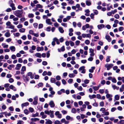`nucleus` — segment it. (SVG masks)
<instances>
[{
	"label": "nucleus",
	"mask_w": 124,
	"mask_h": 124,
	"mask_svg": "<svg viewBox=\"0 0 124 124\" xmlns=\"http://www.w3.org/2000/svg\"><path fill=\"white\" fill-rule=\"evenodd\" d=\"M66 120H67L72 121L73 120V118L72 117H71L69 116H66Z\"/></svg>",
	"instance_id": "19"
},
{
	"label": "nucleus",
	"mask_w": 124,
	"mask_h": 124,
	"mask_svg": "<svg viewBox=\"0 0 124 124\" xmlns=\"http://www.w3.org/2000/svg\"><path fill=\"white\" fill-rule=\"evenodd\" d=\"M45 123L46 124H52V122L51 120L48 119L46 122Z\"/></svg>",
	"instance_id": "30"
},
{
	"label": "nucleus",
	"mask_w": 124,
	"mask_h": 124,
	"mask_svg": "<svg viewBox=\"0 0 124 124\" xmlns=\"http://www.w3.org/2000/svg\"><path fill=\"white\" fill-rule=\"evenodd\" d=\"M29 103L28 102H26L22 104L21 105L22 107L23 108L24 107L29 105Z\"/></svg>",
	"instance_id": "13"
},
{
	"label": "nucleus",
	"mask_w": 124,
	"mask_h": 124,
	"mask_svg": "<svg viewBox=\"0 0 124 124\" xmlns=\"http://www.w3.org/2000/svg\"><path fill=\"white\" fill-rule=\"evenodd\" d=\"M24 122L22 120H19L18 121L17 124H23Z\"/></svg>",
	"instance_id": "42"
},
{
	"label": "nucleus",
	"mask_w": 124,
	"mask_h": 124,
	"mask_svg": "<svg viewBox=\"0 0 124 124\" xmlns=\"http://www.w3.org/2000/svg\"><path fill=\"white\" fill-rule=\"evenodd\" d=\"M40 115L42 116V118L43 119L47 117L46 115L45 114L44 112H41L40 113Z\"/></svg>",
	"instance_id": "11"
},
{
	"label": "nucleus",
	"mask_w": 124,
	"mask_h": 124,
	"mask_svg": "<svg viewBox=\"0 0 124 124\" xmlns=\"http://www.w3.org/2000/svg\"><path fill=\"white\" fill-rule=\"evenodd\" d=\"M119 99V96L118 95H116L115 96V100L118 101Z\"/></svg>",
	"instance_id": "33"
},
{
	"label": "nucleus",
	"mask_w": 124,
	"mask_h": 124,
	"mask_svg": "<svg viewBox=\"0 0 124 124\" xmlns=\"http://www.w3.org/2000/svg\"><path fill=\"white\" fill-rule=\"evenodd\" d=\"M80 43V41L79 40H77L75 42V45L76 46H78Z\"/></svg>",
	"instance_id": "61"
},
{
	"label": "nucleus",
	"mask_w": 124,
	"mask_h": 124,
	"mask_svg": "<svg viewBox=\"0 0 124 124\" xmlns=\"http://www.w3.org/2000/svg\"><path fill=\"white\" fill-rule=\"evenodd\" d=\"M24 113L26 115H28L29 114V111L27 109L24 110Z\"/></svg>",
	"instance_id": "52"
},
{
	"label": "nucleus",
	"mask_w": 124,
	"mask_h": 124,
	"mask_svg": "<svg viewBox=\"0 0 124 124\" xmlns=\"http://www.w3.org/2000/svg\"><path fill=\"white\" fill-rule=\"evenodd\" d=\"M11 58L12 59H16V57L15 55L13 54L11 56Z\"/></svg>",
	"instance_id": "62"
},
{
	"label": "nucleus",
	"mask_w": 124,
	"mask_h": 124,
	"mask_svg": "<svg viewBox=\"0 0 124 124\" xmlns=\"http://www.w3.org/2000/svg\"><path fill=\"white\" fill-rule=\"evenodd\" d=\"M21 66L22 65L21 64H18L16 65L15 69L17 70H19Z\"/></svg>",
	"instance_id": "17"
},
{
	"label": "nucleus",
	"mask_w": 124,
	"mask_h": 124,
	"mask_svg": "<svg viewBox=\"0 0 124 124\" xmlns=\"http://www.w3.org/2000/svg\"><path fill=\"white\" fill-rule=\"evenodd\" d=\"M104 25L103 24H101L97 25V27L98 29L101 30L104 27Z\"/></svg>",
	"instance_id": "18"
},
{
	"label": "nucleus",
	"mask_w": 124,
	"mask_h": 124,
	"mask_svg": "<svg viewBox=\"0 0 124 124\" xmlns=\"http://www.w3.org/2000/svg\"><path fill=\"white\" fill-rule=\"evenodd\" d=\"M103 56L102 55L100 54L99 56V58L102 61L103 59Z\"/></svg>",
	"instance_id": "59"
},
{
	"label": "nucleus",
	"mask_w": 124,
	"mask_h": 124,
	"mask_svg": "<svg viewBox=\"0 0 124 124\" xmlns=\"http://www.w3.org/2000/svg\"><path fill=\"white\" fill-rule=\"evenodd\" d=\"M113 65V64H107L105 65V67L107 68V70H109L112 67Z\"/></svg>",
	"instance_id": "4"
},
{
	"label": "nucleus",
	"mask_w": 124,
	"mask_h": 124,
	"mask_svg": "<svg viewBox=\"0 0 124 124\" xmlns=\"http://www.w3.org/2000/svg\"><path fill=\"white\" fill-rule=\"evenodd\" d=\"M46 21V23L48 24L51 25L52 24V23L51 21V20L49 19H47Z\"/></svg>",
	"instance_id": "12"
},
{
	"label": "nucleus",
	"mask_w": 124,
	"mask_h": 124,
	"mask_svg": "<svg viewBox=\"0 0 124 124\" xmlns=\"http://www.w3.org/2000/svg\"><path fill=\"white\" fill-rule=\"evenodd\" d=\"M22 77L24 80L25 82H27L29 80L30 78L26 76L23 75V76Z\"/></svg>",
	"instance_id": "8"
},
{
	"label": "nucleus",
	"mask_w": 124,
	"mask_h": 124,
	"mask_svg": "<svg viewBox=\"0 0 124 124\" xmlns=\"http://www.w3.org/2000/svg\"><path fill=\"white\" fill-rule=\"evenodd\" d=\"M110 56H107L106 60V62H108L110 61Z\"/></svg>",
	"instance_id": "31"
},
{
	"label": "nucleus",
	"mask_w": 124,
	"mask_h": 124,
	"mask_svg": "<svg viewBox=\"0 0 124 124\" xmlns=\"http://www.w3.org/2000/svg\"><path fill=\"white\" fill-rule=\"evenodd\" d=\"M56 81L55 79V78H51L50 79V82L51 83H55Z\"/></svg>",
	"instance_id": "27"
},
{
	"label": "nucleus",
	"mask_w": 124,
	"mask_h": 124,
	"mask_svg": "<svg viewBox=\"0 0 124 124\" xmlns=\"http://www.w3.org/2000/svg\"><path fill=\"white\" fill-rule=\"evenodd\" d=\"M10 6L11 8L13 10H15L16 8L15 6V4L13 3H11L10 5Z\"/></svg>",
	"instance_id": "15"
},
{
	"label": "nucleus",
	"mask_w": 124,
	"mask_h": 124,
	"mask_svg": "<svg viewBox=\"0 0 124 124\" xmlns=\"http://www.w3.org/2000/svg\"><path fill=\"white\" fill-rule=\"evenodd\" d=\"M39 119L38 118H31V121H33L34 122H35L37 121H39Z\"/></svg>",
	"instance_id": "24"
},
{
	"label": "nucleus",
	"mask_w": 124,
	"mask_h": 124,
	"mask_svg": "<svg viewBox=\"0 0 124 124\" xmlns=\"http://www.w3.org/2000/svg\"><path fill=\"white\" fill-rule=\"evenodd\" d=\"M9 87L10 89L13 90L14 91H16V89L15 87L12 85H10L9 86Z\"/></svg>",
	"instance_id": "28"
},
{
	"label": "nucleus",
	"mask_w": 124,
	"mask_h": 124,
	"mask_svg": "<svg viewBox=\"0 0 124 124\" xmlns=\"http://www.w3.org/2000/svg\"><path fill=\"white\" fill-rule=\"evenodd\" d=\"M44 50V48L43 47H38L36 48V50L37 51H43Z\"/></svg>",
	"instance_id": "21"
},
{
	"label": "nucleus",
	"mask_w": 124,
	"mask_h": 124,
	"mask_svg": "<svg viewBox=\"0 0 124 124\" xmlns=\"http://www.w3.org/2000/svg\"><path fill=\"white\" fill-rule=\"evenodd\" d=\"M54 84H55L57 86L59 87L61 85V83L60 82L58 81L56 82H55Z\"/></svg>",
	"instance_id": "37"
},
{
	"label": "nucleus",
	"mask_w": 124,
	"mask_h": 124,
	"mask_svg": "<svg viewBox=\"0 0 124 124\" xmlns=\"http://www.w3.org/2000/svg\"><path fill=\"white\" fill-rule=\"evenodd\" d=\"M2 46H3L4 48H8V45L4 43H2Z\"/></svg>",
	"instance_id": "35"
},
{
	"label": "nucleus",
	"mask_w": 124,
	"mask_h": 124,
	"mask_svg": "<svg viewBox=\"0 0 124 124\" xmlns=\"http://www.w3.org/2000/svg\"><path fill=\"white\" fill-rule=\"evenodd\" d=\"M23 10H17L13 12V13L16 16L20 18L22 16L23 13Z\"/></svg>",
	"instance_id": "1"
},
{
	"label": "nucleus",
	"mask_w": 124,
	"mask_h": 124,
	"mask_svg": "<svg viewBox=\"0 0 124 124\" xmlns=\"http://www.w3.org/2000/svg\"><path fill=\"white\" fill-rule=\"evenodd\" d=\"M75 76L74 74L73 73L70 74L69 75V77L70 78H72L73 77Z\"/></svg>",
	"instance_id": "44"
},
{
	"label": "nucleus",
	"mask_w": 124,
	"mask_h": 124,
	"mask_svg": "<svg viewBox=\"0 0 124 124\" xmlns=\"http://www.w3.org/2000/svg\"><path fill=\"white\" fill-rule=\"evenodd\" d=\"M14 80L12 78H11L9 79L8 81L10 83H12L14 82Z\"/></svg>",
	"instance_id": "53"
},
{
	"label": "nucleus",
	"mask_w": 124,
	"mask_h": 124,
	"mask_svg": "<svg viewBox=\"0 0 124 124\" xmlns=\"http://www.w3.org/2000/svg\"><path fill=\"white\" fill-rule=\"evenodd\" d=\"M105 108H101L100 109V111L102 112V113H104V112L105 111Z\"/></svg>",
	"instance_id": "40"
},
{
	"label": "nucleus",
	"mask_w": 124,
	"mask_h": 124,
	"mask_svg": "<svg viewBox=\"0 0 124 124\" xmlns=\"http://www.w3.org/2000/svg\"><path fill=\"white\" fill-rule=\"evenodd\" d=\"M104 114H102V116H103V115H105V116H107L109 114V112L108 111L106 112H105V111L104 112Z\"/></svg>",
	"instance_id": "43"
},
{
	"label": "nucleus",
	"mask_w": 124,
	"mask_h": 124,
	"mask_svg": "<svg viewBox=\"0 0 124 124\" xmlns=\"http://www.w3.org/2000/svg\"><path fill=\"white\" fill-rule=\"evenodd\" d=\"M35 56L39 58H41V54L39 53H36L35 54Z\"/></svg>",
	"instance_id": "22"
},
{
	"label": "nucleus",
	"mask_w": 124,
	"mask_h": 124,
	"mask_svg": "<svg viewBox=\"0 0 124 124\" xmlns=\"http://www.w3.org/2000/svg\"><path fill=\"white\" fill-rule=\"evenodd\" d=\"M27 75L28 76L30 77L31 79H33L34 78V76L32 75V73L31 72H28Z\"/></svg>",
	"instance_id": "14"
},
{
	"label": "nucleus",
	"mask_w": 124,
	"mask_h": 124,
	"mask_svg": "<svg viewBox=\"0 0 124 124\" xmlns=\"http://www.w3.org/2000/svg\"><path fill=\"white\" fill-rule=\"evenodd\" d=\"M26 67L25 66H23L21 70L22 71H24L26 70Z\"/></svg>",
	"instance_id": "56"
},
{
	"label": "nucleus",
	"mask_w": 124,
	"mask_h": 124,
	"mask_svg": "<svg viewBox=\"0 0 124 124\" xmlns=\"http://www.w3.org/2000/svg\"><path fill=\"white\" fill-rule=\"evenodd\" d=\"M85 15L87 16H88L89 15V12H90V11L88 9H86L85 10Z\"/></svg>",
	"instance_id": "16"
},
{
	"label": "nucleus",
	"mask_w": 124,
	"mask_h": 124,
	"mask_svg": "<svg viewBox=\"0 0 124 124\" xmlns=\"http://www.w3.org/2000/svg\"><path fill=\"white\" fill-rule=\"evenodd\" d=\"M85 67L84 66H83L80 67L78 69L79 71H81V73H85Z\"/></svg>",
	"instance_id": "5"
},
{
	"label": "nucleus",
	"mask_w": 124,
	"mask_h": 124,
	"mask_svg": "<svg viewBox=\"0 0 124 124\" xmlns=\"http://www.w3.org/2000/svg\"><path fill=\"white\" fill-rule=\"evenodd\" d=\"M4 35L7 37H9L10 36L11 34L9 30H7V32L5 33Z\"/></svg>",
	"instance_id": "9"
},
{
	"label": "nucleus",
	"mask_w": 124,
	"mask_h": 124,
	"mask_svg": "<svg viewBox=\"0 0 124 124\" xmlns=\"http://www.w3.org/2000/svg\"><path fill=\"white\" fill-rule=\"evenodd\" d=\"M62 84L64 85L66 84L67 83V82H66V81L64 79H62Z\"/></svg>",
	"instance_id": "58"
},
{
	"label": "nucleus",
	"mask_w": 124,
	"mask_h": 124,
	"mask_svg": "<svg viewBox=\"0 0 124 124\" xmlns=\"http://www.w3.org/2000/svg\"><path fill=\"white\" fill-rule=\"evenodd\" d=\"M6 25L7 26V28L14 29L15 28L14 26L12 24L10 21L7 22L6 23Z\"/></svg>",
	"instance_id": "3"
},
{
	"label": "nucleus",
	"mask_w": 124,
	"mask_h": 124,
	"mask_svg": "<svg viewBox=\"0 0 124 124\" xmlns=\"http://www.w3.org/2000/svg\"><path fill=\"white\" fill-rule=\"evenodd\" d=\"M44 112L46 114L48 115H49L50 117L51 118H54V111L50 110L48 111L46 110Z\"/></svg>",
	"instance_id": "2"
},
{
	"label": "nucleus",
	"mask_w": 124,
	"mask_h": 124,
	"mask_svg": "<svg viewBox=\"0 0 124 124\" xmlns=\"http://www.w3.org/2000/svg\"><path fill=\"white\" fill-rule=\"evenodd\" d=\"M58 30L61 33H62L64 32V30L62 28V27H59L58 28Z\"/></svg>",
	"instance_id": "29"
},
{
	"label": "nucleus",
	"mask_w": 124,
	"mask_h": 124,
	"mask_svg": "<svg viewBox=\"0 0 124 124\" xmlns=\"http://www.w3.org/2000/svg\"><path fill=\"white\" fill-rule=\"evenodd\" d=\"M71 112L72 113H76V109L75 108H73L71 110Z\"/></svg>",
	"instance_id": "57"
},
{
	"label": "nucleus",
	"mask_w": 124,
	"mask_h": 124,
	"mask_svg": "<svg viewBox=\"0 0 124 124\" xmlns=\"http://www.w3.org/2000/svg\"><path fill=\"white\" fill-rule=\"evenodd\" d=\"M15 65L13 64L10 65L7 67V68L9 70H11L12 68L14 67Z\"/></svg>",
	"instance_id": "26"
},
{
	"label": "nucleus",
	"mask_w": 124,
	"mask_h": 124,
	"mask_svg": "<svg viewBox=\"0 0 124 124\" xmlns=\"http://www.w3.org/2000/svg\"><path fill=\"white\" fill-rule=\"evenodd\" d=\"M55 116H57V117L59 118H61L62 117V114L60 113L59 111H56L55 113Z\"/></svg>",
	"instance_id": "6"
},
{
	"label": "nucleus",
	"mask_w": 124,
	"mask_h": 124,
	"mask_svg": "<svg viewBox=\"0 0 124 124\" xmlns=\"http://www.w3.org/2000/svg\"><path fill=\"white\" fill-rule=\"evenodd\" d=\"M112 87L114 90L115 89H116V90H118L119 89V87H117L115 85H112Z\"/></svg>",
	"instance_id": "38"
},
{
	"label": "nucleus",
	"mask_w": 124,
	"mask_h": 124,
	"mask_svg": "<svg viewBox=\"0 0 124 124\" xmlns=\"http://www.w3.org/2000/svg\"><path fill=\"white\" fill-rule=\"evenodd\" d=\"M13 52H14L16 50V48L14 46H11L9 48Z\"/></svg>",
	"instance_id": "23"
},
{
	"label": "nucleus",
	"mask_w": 124,
	"mask_h": 124,
	"mask_svg": "<svg viewBox=\"0 0 124 124\" xmlns=\"http://www.w3.org/2000/svg\"><path fill=\"white\" fill-rule=\"evenodd\" d=\"M55 124H61V123L60 121L58 120L55 121L54 122Z\"/></svg>",
	"instance_id": "64"
},
{
	"label": "nucleus",
	"mask_w": 124,
	"mask_h": 124,
	"mask_svg": "<svg viewBox=\"0 0 124 124\" xmlns=\"http://www.w3.org/2000/svg\"><path fill=\"white\" fill-rule=\"evenodd\" d=\"M49 105L50 106V107L53 108L55 106V104L53 101H51L49 103Z\"/></svg>",
	"instance_id": "7"
},
{
	"label": "nucleus",
	"mask_w": 124,
	"mask_h": 124,
	"mask_svg": "<svg viewBox=\"0 0 124 124\" xmlns=\"http://www.w3.org/2000/svg\"><path fill=\"white\" fill-rule=\"evenodd\" d=\"M85 3L86 5L88 6H89L91 4V2L90 0H87L86 1Z\"/></svg>",
	"instance_id": "25"
},
{
	"label": "nucleus",
	"mask_w": 124,
	"mask_h": 124,
	"mask_svg": "<svg viewBox=\"0 0 124 124\" xmlns=\"http://www.w3.org/2000/svg\"><path fill=\"white\" fill-rule=\"evenodd\" d=\"M91 69L89 70V71L91 73H93V70L95 68V67H91Z\"/></svg>",
	"instance_id": "36"
},
{
	"label": "nucleus",
	"mask_w": 124,
	"mask_h": 124,
	"mask_svg": "<svg viewBox=\"0 0 124 124\" xmlns=\"http://www.w3.org/2000/svg\"><path fill=\"white\" fill-rule=\"evenodd\" d=\"M25 30V29L24 28H21L19 30V31L20 32H24Z\"/></svg>",
	"instance_id": "45"
},
{
	"label": "nucleus",
	"mask_w": 124,
	"mask_h": 124,
	"mask_svg": "<svg viewBox=\"0 0 124 124\" xmlns=\"http://www.w3.org/2000/svg\"><path fill=\"white\" fill-rule=\"evenodd\" d=\"M61 24L65 27H67V24L66 23H61Z\"/></svg>",
	"instance_id": "55"
},
{
	"label": "nucleus",
	"mask_w": 124,
	"mask_h": 124,
	"mask_svg": "<svg viewBox=\"0 0 124 124\" xmlns=\"http://www.w3.org/2000/svg\"><path fill=\"white\" fill-rule=\"evenodd\" d=\"M36 8H42L43 7L40 4H37L36 5Z\"/></svg>",
	"instance_id": "39"
},
{
	"label": "nucleus",
	"mask_w": 124,
	"mask_h": 124,
	"mask_svg": "<svg viewBox=\"0 0 124 124\" xmlns=\"http://www.w3.org/2000/svg\"><path fill=\"white\" fill-rule=\"evenodd\" d=\"M28 16L29 18H33L34 16V15L32 14H29Z\"/></svg>",
	"instance_id": "49"
},
{
	"label": "nucleus",
	"mask_w": 124,
	"mask_h": 124,
	"mask_svg": "<svg viewBox=\"0 0 124 124\" xmlns=\"http://www.w3.org/2000/svg\"><path fill=\"white\" fill-rule=\"evenodd\" d=\"M39 113L38 112H36L35 114H32V116L33 117H35L39 116Z\"/></svg>",
	"instance_id": "34"
},
{
	"label": "nucleus",
	"mask_w": 124,
	"mask_h": 124,
	"mask_svg": "<svg viewBox=\"0 0 124 124\" xmlns=\"http://www.w3.org/2000/svg\"><path fill=\"white\" fill-rule=\"evenodd\" d=\"M89 96L90 99H92L95 98L96 97V95L95 94H93L92 95H89Z\"/></svg>",
	"instance_id": "47"
},
{
	"label": "nucleus",
	"mask_w": 124,
	"mask_h": 124,
	"mask_svg": "<svg viewBox=\"0 0 124 124\" xmlns=\"http://www.w3.org/2000/svg\"><path fill=\"white\" fill-rule=\"evenodd\" d=\"M112 95L111 94H106V97L108 99L110 97H112Z\"/></svg>",
	"instance_id": "41"
},
{
	"label": "nucleus",
	"mask_w": 124,
	"mask_h": 124,
	"mask_svg": "<svg viewBox=\"0 0 124 124\" xmlns=\"http://www.w3.org/2000/svg\"><path fill=\"white\" fill-rule=\"evenodd\" d=\"M105 38L109 42H110L111 40V38L109 35H106L105 36Z\"/></svg>",
	"instance_id": "20"
},
{
	"label": "nucleus",
	"mask_w": 124,
	"mask_h": 124,
	"mask_svg": "<svg viewBox=\"0 0 124 124\" xmlns=\"http://www.w3.org/2000/svg\"><path fill=\"white\" fill-rule=\"evenodd\" d=\"M57 80L59 81L61 79V78L59 76H56L55 78Z\"/></svg>",
	"instance_id": "50"
},
{
	"label": "nucleus",
	"mask_w": 124,
	"mask_h": 124,
	"mask_svg": "<svg viewBox=\"0 0 124 124\" xmlns=\"http://www.w3.org/2000/svg\"><path fill=\"white\" fill-rule=\"evenodd\" d=\"M73 80L72 79H70L68 81V82L69 84H71L72 83Z\"/></svg>",
	"instance_id": "54"
},
{
	"label": "nucleus",
	"mask_w": 124,
	"mask_h": 124,
	"mask_svg": "<svg viewBox=\"0 0 124 124\" xmlns=\"http://www.w3.org/2000/svg\"><path fill=\"white\" fill-rule=\"evenodd\" d=\"M89 52L90 53V55L91 56H93L94 55V50L92 48L89 49Z\"/></svg>",
	"instance_id": "10"
},
{
	"label": "nucleus",
	"mask_w": 124,
	"mask_h": 124,
	"mask_svg": "<svg viewBox=\"0 0 124 124\" xmlns=\"http://www.w3.org/2000/svg\"><path fill=\"white\" fill-rule=\"evenodd\" d=\"M29 110L31 113H32L34 111L33 108L31 107L29 108Z\"/></svg>",
	"instance_id": "48"
},
{
	"label": "nucleus",
	"mask_w": 124,
	"mask_h": 124,
	"mask_svg": "<svg viewBox=\"0 0 124 124\" xmlns=\"http://www.w3.org/2000/svg\"><path fill=\"white\" fill-rule=\"evenodd\" d=\"M53 40L55 41L56 42V43L57 44H59L60 42L59 41V40L57 39L56 38H54L53 39Z\"/></svg>",
	"instance_id": "32"
},
{
	"label": "nucleus",
	"mask_w": 124,
	"mask_h": 124,
	"mask_svg": "<svg viewBox=\"0 0 124 124\" xmlns=\"http://www.w3.org/2000/svg\"><path fill=\"white\" fill-rule=\"evenodd\" d=\"M116 109V108L115 107H113L112 108L111 110V111L112 112H114Z\"/></svg>",
	"instance_id": "60"
},
{
	"label": "nucleus",
	"mask_w": 124,
	"mask_h": 124,
	"mask_svg": "<svg viewBox=\"0 0 124 124\" xmlns=\"http://www.w3.org/2000/svg\"><path fill=\"white\" fill-rule=\"evenodd\" d=\"M97 114L96 116V117L97 118H101L100 117L101 116V115L99 114L98 112H97Z\"/></svg>",
	"instance_id": "46"
},
{
	"label": "nucleus",
	"mask_w": 124,
	"mask_h": 124,
	"mask_svg": "<svg viewBox=\"0 0 124 124\" xmlns=\"http://www.w3.org/2000/svg\"><path fill=\"white\" fill-rule=\"evenodd\" d=\"M11 115V114L10 113H8L7 112H6V113L5 114V116L6 117H7V116H10Z\"/></svg>",
	"instance_id": "51"
},
{
	"label": "nucleus",
	"mask_w": 124,
	"mask_h": 124,
	"mask_svg": "<svg viewBox=\"0 0 124 124\" xmlns=\"http://www.w3.org/2000/svg\"><path fill=\"white\" fill-rule=\"evenodd\" d=\"M114 17L116 19H118L119 17V16L118 14H116L114 16Z\"/></svg>",
	"instance_id": "63"
}]
</instances>
